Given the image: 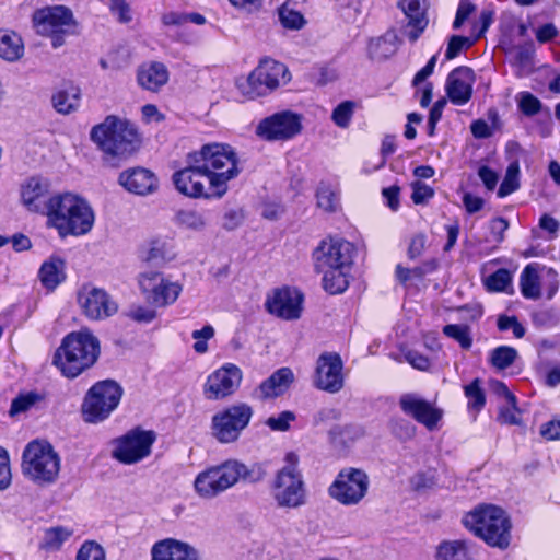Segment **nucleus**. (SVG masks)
I'll use <instances>...</instances> for the list:
<instances>
[{"instance_id": "4c0bfd02", "label": "nucleus", "mask_w": 560, "mask_h": 560, "mask_svg": "<svg viewBox=\"0 0 560 560\" xmlns=\"http://www.w3.org/2000/svg\"><path fill=\"white\" fill-rule=\"evenodd\" d=\"M65 264L59 258H51L45 261L39 269V278L43 285L54 290L65 279Z\"/></svg>"}, {"instance_id": "a19ab883", "label": "nucleus", "mask_w": 560, "mask_h": 560, "mask_svg": "<svg viewBox=\"0 0 560 560\" xmlns=\"http://www.w3.org/2000/svg\"><path fill=\"white\" fill-rule=\"evenodd\" d=\"M464 393L468 400V410L470 412L474 411L477 415L486 405V395L481 387V381L479 378H475L464 387Z\"/></svg>"}, {"instance_id": "58836bf2", "label": "nucleus", "mask_w": 560, "mask_h": 560, "mask_svg": "<svg viewBox=\"0 0 560 560\" xmlns=\"http://www.w3.org/2000/svg\"><path fill=\"white\" fill-rule=\"evenodd\" d=\"M72 534V529L63 526L50 527L45 530L42 547L46 550H59Z\"/></svg>"}, {"instance_id": "cd10ccee", "label": "nucleus", "mask_w": 560, "mask_h": 560, "mask_svg": "<svg viewBox=\"0 0 560 560\" xmlns=\"http://www.w3.org/2000/svg\"><path fill=\"white\" fill-rule=\"evenodd\" d=\"M168 80V71L163 63L152 62L138 71V83L149 90L156 91Z\"/></svg>"}, {"instance_id": "7c9ffc66", "label": "nucleus", "mask_w": 560, "mask_h": 560, "mask_svg": "<svg viewBox=\"0 0 560 560\" xmlns=\"http://www.w3.org/2000/svg\"><path fill=\"white\" fill-rule=\"evenodd\" d=\"M24 54L20 35L12 31H0V57L7 61H16Z\"/></svg>"}, {"instance_id": "4468645a", "label": "nucleus", "mask_w": 560, "mask_h": 560, "mask_svg": "<svg viewBox=\"0 0 560 560\" xmlns=\"http://www.w3.org/2000/svg\"><path fill=\"white\" fill-rule=\"evenodd\" d=\"M139 287L145 300L158 307L175 303L183 288L158 271H145L139 277Z\"/></svg>"}, {"instance_id": "69168bd1", "label": "nucleus", "mask_w": 560, "mask_h": 560, "mask_svg": "<svg viewBox=\"0 0 560 560\" xmlns=\"http://www.w3.org/2000/svg\"><path fill=\"white\" fill-rule=\"evenodd\" d=\"M509 229V221L502 217L494 218L489 223V230L492 241L501 243L504 240V233Z\"/></svg>"}, {"instance_id": "ea45409f", "label": "nucleus", "mask_w": 560, "mask_h": 560, "mask_svg": "<svg viewBox=\"0 0 560 560\" xmlns=\"http://www.w3.org/2000/svg\"><path fill=\"white\" fill-rule=\"evenodd\" d=\"M232 465L234 466V469L236 470V482L238 480H244L246 482H258L262 480L266 476V469L262 464L254 463L249 466H246L245 464L232 459Z\"/></svg>"}, {"instance_id": "6e6552de", "label": "nucleus", "mask_w": 560, "mask_h": 560, "mask_svg": "<svg viewBox=\"0 0 560 560\" xmlns=\"http://www.w3.org/2000/svg\"><path fill=\"white\" fill-rule=\"evenodd\" d=\"M290 79V72L284 63L264 58L248 75L246 88L242 91L249 98H255L287 84Z\"/></svg>"}, {"instance_id": "052dcab7", "label": "nucleus", "mask_w": 560, "mask_h": 560, "mask_svg": "<svg viewBox=\"0 0 560 560\" xmlns=\"http://www.w3.org/2000/svg\"><path fill=\"white\" fill-rule=\"evenodd\" d=\"M109 9L119 22L128 23L131 21V10L126 0H112Z\"/></svg>"}, {"instance_id": "0e129e2a", "label": "nucleus", "mask_w": 560, "mask_h": 560, "mask_svg": "<svg viewBox=\"0 0 560 560\" xmlns=\"http://www.w3.org/2000/svg\"><path fill=\"white\" fill-rule=\"evenodd\" d=\"M475 10L476 7L469 0H460L453 22V28H460Z\"/></svg>"}, {"instance_id": "4be33fe9", "label": "nucleus", "mask_w": 560, "mask_h": 560, "mask_svg": "<svg viewBox=\"0 0 560 560\" xmlns=\"http://www.w3.org/2000/svg\"><path fill=\"white\" fill-rule=\"evenodd\" d=\"M33 22L39 34H50L70 26L73 23V14L65 5L46 7L35 11Z\"/></svg>"}, {"instance_id": "2f4dec72", "label": "nucleus", "mask_w": 560, "mask_h": 560, "mask_svg": "<svg viewBox=\"0 0 560 560\" xmlns=\"http://www.w3.org/2000/svg\"><path fill=\"white\" fill-rule=\"evenodd\" d=\"M397 50V37L393 33L371 39L368 46L369 56L374 60H385Z\"/></svg>"}, {"instance_id": "473e14b6", "label": "nucleus", "mask_w": 560, "mask_h": 560, "mask_svg": "<svg viewBox=\"0 0 560 560\" xmlns=\"http://www.w3.org/2000/svg\"><path fill=\"white\" fill-rule=\"evenodd\" d=\"M521 293L524 298L537 300L541 295L538 268L535 264L527 265L520 277Z\"/></svg>"}, {"instance_id": "1a4fd4ad", "label": "nucleus", "mask_w": 560, "mask_h": 560, "mask_svg": "<svg viewBox=\"0 0 560 560\" xmlns=\"http://www.w3.org/2000/svg\"><path fill=\"white\" fill-rule=\"evenodd\" d=\"M370 488L369 475L359 468L341 469L328 488V494L346 506L359 504L368 494Z\"/></svg>"}, {"instance_id": "393cba45", "label": "nucleus", "mask_w": 560, "mask_h": 560, "mask_svg": "<svg viewBox=\"0 0 560 560\" xmlns=\"http://www.w3.org/2000/svg\"><path fill=\"white\" fill-rule=\"evenodd\" d=\"M119 184L135 195H148L158 189V178L151 171L143 167L126 170L119 175Z\"/></svg>"}, {"instance_id": "bf43d9fd", "label": "nucleus", "mask_w": 560, "mask_h": 560, "mask_svg": "<svg viewBox=\"0 0 560 560\" xmlns=\"http://www.w3.org/2000/svg\"><path fill=\"white\" fill-rule=\"evenodd\" d=\"M11 469L9 454L0 446V490H5L11 485Z\"/></svg>"}, {"instance_id": "774afa93", "label": "nucleus", "mask_w": 560, "mask_h": 560, "mask_svg": "<svg viewBox=\"0 0 560 560\" xmlns=\"http://www.w3.org/2000/svg\"><path fill=\"white\" fill-rule=\"evenodd\" d=\"M540 434L548 441L560 440V420H551L540 427Z\"/></svg>"}, {"instance_id": "dca6fc26", "label": "nucleus", "mask_w": 560, "mask_h": 560, "mask_svg": "<svg viewBox=\"0 0 560 560\" xmlns=\"http://www.w3.org/2000/svg\"><path fill=\"white\" fill-rule=\"evenodd\" d=\"M243 373L233 363H225L213 371L203 385L207 399L219 400L233 395L241 385Z\"/></svg>"}, {"instance_id": "79ce46f5", "label": "nucleus", "mask_w": 560, "mask_h": 560, "mask_svg": "<svg viewBox=\"0 0 560 560\" xmlns=\"http://www.w3.org/2000/svg\"><path fill=\"white\" fill-rule=\"evenodd\" d=\"M317 206L326 212H335L339 208V196L330 185L320 183L317 192Z\"/></svg>"}, {"instance_id": "72a5a7b5", "label": "nucleus", "mask_w": 560, "mask_h": 560, "mask_svg": "<svg viewBox=\"0 0 560 560\" xmlns=\"http://www.w3.org/2000/svg\"><path fill=\"white\" fill-rule=\"evenodd\" d=\"M81 91L78 86L71 85L58 91L52 96V104L60 114H70L78 109L80 105Z\"/></svg>"}, {"instance_id": "9b49d317", "label": "nucleus", "mask_w": 560, "mask_h": 560, "mask_svg": "<svg viewBox=\"0 0 560 560\" xmlns=\"http://www.w3.org/2000/svg\"><path fill=\"white\" fill-rule=\"evenodd\" d=\"M253 409L245 402L225 408L212 417V434L221 443H232L248 425Z\"/></svg>"}, {"instance_id": "de8ad7c7", "label": "nucleus", "mask_w": 560, "mask_h": 560, "mask_svg": "<svg viewBox=\"0 0 560 560\" xmlns=\"http://www.w3.org/2000/svg\"><path fill=\"white\" fill-rule=\"evenodd\" d=\"M355 103L353 101H343L332 110L331 119L336 126L347 128L354 114Z\"/></svg>"}, {"instance_id": "423d86ee", "label": "nucleus", "mask_w": 560, "mask_h": 560, "mask_svg": "<svg viewBox=\"0 0 560 560\" xmlns=\"http://www.w3.org/2000/svg\"><path fill=\"white\" fill-rule=\"evenodd\" d=\"M61 459L52 445L46 441L30 442L22 454V471L39 486L54 483L60 471Z\"/></svg>"}, {"instance_id": "412c9836", "label": "nucleus", "mask_w": 560, "mask_h": 560, "mask_svg": "<svg viewBox=\"0 0 560 560\" xmlns=\"http://www.w3.org/2000/svg\"><path fill=\"white\" fill-rule=\"evenodd\" d=\"M303 295L296 289L282 288L275 291L266 301V308L270 314L280 318L292 320L301 315Z\"/></svg>"}, {"instance_id": "9d476101", "label": "nucleus", "mask_w": 560, "mask_h": 560, "mask_svg": "<svg viewBox=\"0 0 560 560\" xmlns=\"http://www.w3.org/2000/svg\"><path fill=\"white\" fill-rule=\"evenodd\" d=\"M155 440L153 431L135 428L114 441L112 455L125 465L139 463L151 454Z\"/></svg>"}, {"instance_id": "6ab92c4d", "label": "nucleus", "mask_w": 560, "mask_h": 560, "mask_svg": "<svg viewBox=\"0 0 560 560\" xmlns=\"http://www.w3.org/2000/svg\"><path fill=\"white\" fill-rule=\"evenodd\" d=\"M78 302L85 316L95 320L109 317L118 310L116 302L105 290L91 285H84L79 291Z\"/></svg>"}, {"instance_id": "aec40b11", "label": "nucleus", "mask_w": 560, "mask_h": 560, "mask_svg": "<svg viewBox=\"0 0 560 560\" xmlns=\"http://www.w3.org/2000/svg\"><path fill=\"white\" fill-rule=\"evenodd\" d=\"M399 407L407 416L423 424L432 431L438 428L443 417V411L416 393H407L400 396Z\"/></svg>"}, {"instance_id": "2eb2a0df", "label": "nucleus", "mask_w": 560, "mask_h": 560, "mask_svg": "<svg viewBox=\"0 0 560 560\" xmlns=\"http://www.w3.org/2000/svg\"><path fill=\"white\" fill-rule=\"evenodd\" d=\"M353 253V244L346 240L332 237L323 240L313 253L315 269L351 268Z\"/></svg>"}, {"instance_id": "f704fd0d", "label": "nucleus", "mask_w": 560, "mask_h": 560, "mask_svg": "<svg viewBox=\"0 0 560 560\" xmlns=\"http://www.w3.org/2000/svg\"><path fill=\"white\" fill-rule=\"evenodd\" d=\"M399 8L409 19V24L412 25L417 32H410L409 39L411 42L417 40L419 33L422 32L427 25L421 4L419 0H400Z\"/></svg>"}, {"instance_id": "c756f323", "label": "nucleus", "mask_w": 560, "mask_h": 560, "mask_svg": "<svg viewBox=\"0 0 560 560\" xmlns=\"http://www.w3.org/2000/svg\"><path fill=\"white\" fill-rule=\"evenodd\" d=\"M351 268H329L326 270H317L323 276V287L330 294H339L349 287V277Z\"/></svg>"}, {"instance_id": "c85d7f7f", "label": "nucleus", "mask_w": 560, "mask_h": 560, "mask_svg": "<svg viewBox=\"0 0 560 560\" xmlns=\"http://www.w3.org/2000/svg\"><path fill=\"white\" fill-rule=\"evenodd\" d=\"M174 223L185 230L201 232L208 225L207 211L191 208L179 209L174 215Z\"/></svg>"}, {"instance_id": "13d9d810", "label": "nucleus", "mask_w": 560, "mask_h": 560, "mask_svg": "<svg viewBox=\"0 0 560 560\" xmlns=\"http://www.w3.org/2000/svg\"><path fill=\"white\" fill-rule=\"evenodd\" d=\"M410 485L413 490L422 491L430 489L435 485V476L433 471H419L410 478Z\"/></svg>"}, {"instance_id": "e433bc0d", "label": "nucleus", "mask_w": 560, "mask_h": 560, "mask_svg": "<svg viewBox=\"0 0 560 560\" xmlns=\"http://www.w3.org/2000/svg\"><path fill=\"white\" fill-rule=\"evenodd\" d=\"M436 560H472L465 540H444L435 553Z\"/></svg>"}, {"instance_id": "680f3d73", "label": "nucleus", "mask_w": 560, "mask_h": 560, "mask_svg": "<svg viewBox=\"0 0 560 560\" xmlns=\"http://www.w3.org/2000/svg\"><path fill=\"white\" fill-rule=\"evenodd\" d=\"M127 316L138 323H151L156 317V312L147 306H132Z\"/></svg>"}, {"instance_id": "a18cd8bd", "label": "nucleus", "mask_w": 560, "mask_h": 560, "mask_svg": "<svg viewBox=\"0 0 560 560\" xmlns=\"http://www.w3.org/2000/svg\"><path fill=\"white\" fill-rule=\"evenodd\" d=\"M517 358V351L513 347L500 346L490 353V363L497 370H505L511 366Z\"/></svg>"}, {"instance_id": "a878e982", "label": "nucleus", "mask_w": 560, "mask_h": 560, "mask_svg": "<svg viewBox=\"0 0 560 560\" xmlns=\"http://www.w3.org/2000/svg\"><path fill=\"white\" fill-rule=\"evenodd\" d=\"M294 381V374L289 368H281L266 378L253 393L259 400H266L283 395Z\"/></svg>"}, {"instance_id": "f03ea898", "label": "nucleus", "mask_w": 560, "mask_h": 560, "mask_svg": "<svg viewBox=\"0 0 560 560\" xmlns=\"http://www.w3.org/2000/svg\"><path fill=\"white\" fill-rule=\"evenodd\" d=\"M47 226L57 231L59 237L83 236L95 223V212L90 202L80 195L62 192L48 199Z\"/></svg>"}, {"instance_id": "20e7f679", "label": "nucleus", "mask_w": 560, "mask_h": 560, "mask_svg": "<svg viewBox=\"0 0 560 560\" xmlns=\"http://www.w3.org/2000/svg\"><path fill=\"white\" fill-rule=\"evenodd\" d=\"M90 138L108 162L128 159L140 145V137L136 127L113 115L94 126L91 129Z\"/></svg>"}, {"instance_id": "09e8293b", "label": "nucleus", "mask_w": 560, "mask_h": 560, "mask_svg": "<svg viewBox=\"0 0 560 560\" xmlns=\"http://www.w3.org/2000/svg\"><path fill=\"white\" fill-rule=\"evenodd\" d=\"M517 107L523 115L532 117L541 110L542 103L532 93L521 92L517 95Z\"/></svg>"}, {"instance_id": "f8f14e48", "label": "nucleus", "mask_w": 560, "mask_h": 560, "mask_svg": "<svg viewBox=\"0 0 560 560\" xmlns=\"http://www.w3.org/2000/svg\"><path fill=\"white\" fill-rule=\"evenodd\" d=\"M272 495L280 508L295 509L305 503V485L301 471L292 466L282 467L272 482Z\"/></svg>"}, {"instance_id": "5701e85b", "label": "nucleus", "mask_w": 560, "mask_h": 560, "mask_svg": "<svg viewBox=\"0 0 560 560\" xmlns=\"http://www.w3.org/2000/svg\"><path fill=\"white\" fill-rule=\"evenodd\" d=\"M22 205L31 212L47 214L49 185L40 177H30L22 185L20 189Z\"/></svg>"}, {"instance_id": "c9c22d12", "label": "nucleus", "mask_w": 560, "mask_h": 560, "mask_svg": "<svg viewBox=\"0 0 560 560\" xmlns=\"http://www.w3.org/2000/svg\"><path fill=\"white\" fill-rule=\"evenodd\" d=\"M497 262L498 259H493L485 264L482 267V283L489 292H504L512 283V275L505 268L498 269L495 272L485 276V271L488 266Z\"/></svg>"}, {"instance_id": "bb28decb", "label": "nucleus", "mask_w": 560, "mask_h": 560, "mask_svg": "<svg viewBox=\"0 0 560 560\" xmlns=\"http://www.w3.org/2000/svg\"><path fill=\"white\" fill-rule=\"evenodd\" d=\"M152 560H198L196 551L188 545L166 539L152 548Z\"/></svg>"}, {"instance_id": "0eeeda50", "label": "nucleus", "mask_w": 560, "mask_h": 560, "mask_svg": "<svg viewBox=\"0 0 560 560\" xmlns=\"http://www.w3.org/2000/svg\"><path fill=\"white\" fill-rule=\"evenodd\" d=\"M122 396L121 386L112 380L95 383L86 393L82 415L86 422L97 423L109 417Z\"/></svg>"}, {"instance_id": "f257e3e1", "label": "nucleus", "mask_w": 560, "mask_h": 560, "mask_svg": "<svg viewBox=\"0 0 560 560\" xmlns=\"http://www.w3.org/2000/svg\"><path fill=\"white\" fill-rule=\"evenodd\" d=\"M229 144L208 143L187 155V166L173 174L175 188L190 198H221L240 168Z\"/></svg>"}, {"instance_id": "5fc2aeb1", "label": "nucleus", "mask_w": 560, "mask_h": 560, "mask_svg": "<svg viewBox=\"0 0 560 560\" xmlns=\"http://www.w3.org/2000/svg\"><path fill=\"white\" fill-rule=\"evenodd\" d=\"M471 46V42L468 37L460 35H452L448 39L447 48L445 51V58L447 60L457 57L464 48Z\"/></svg>"}, {"instance_id": "6e6d98bb", "label": "nucleus", "mask_w": 560, "mask_h": 560, "mask_svg": "<svg viewBox=\"0 0 560 560\" xmlns=\"http://www.w3.org/2000/svg\"><path fill=\"white\" fill-rule=\"evenodd\" d=\"M434 196V189L429 185L417 180L412 184L411 199L416 205L428 202Z\"/></svg>"}, {"instance_id": "f3484780", "label": "nucleus", "mask_w": 560, "mask_h": 560, "mask_svg": "<svg viewBox=\"0 0 560 560\" xmlns=\"http://www.w3.org/2000/svg\"><path fill=\"white\" fill-rule=\"evenodd\" d=\"M343 363L338 353L326 352L317 359L314 384L317 388L336 394L343 387Z\"/></svg>"}, {"instance_id": "39448f33", "label": "nucleus", "mask_w": 560, "mask_h": 560, "mask_svg": "<svg viewBox=\"0 0 560 560\" xmlns=\"http://www.w3.org/2000/svg\"><path fill=\"white\" fill-rule=\"evenodd\" d=\"M464 526L488 546L505 550L512 539V523L506 512L493 504H482L467 513Z\"/></svg>"}, {"instance_id": "7ed1b4c3", "label": "nucleus", "mask_w": 560, "mask_h": 560, "mask_svg": "<svg viewBox=\"0 0 560 560\" xmlns=\"http://www.w3.org/2000/svg\"><path fill=\"white\" fill-rule=\"evenodd\" d=\"M100 352V341L90 330L72 331L56 350L54 364L62 375L74 378L95 364Z\"/></svg>"}, {"instance_id": "49530a36", "label": "nucleus", "mask_w": 560, "mask_h": 560, "mask_svg": "<svg viewBox=\"0 0 560 560\" xmlns=\"http://www.w3.org/2000/svg\"><path fill=\"white\" fill-rule=\"evenodd\" d=\"M443 334L456 340L459 346L468 350L472 345V337L470 332V328L467 325H458V324H448L443 327Z\"/></svg>"}, {"instance_id": "8fccbe9b", "label": "nucleus", "mask_w": 560, "mask_h": 560, "mask_svg": "<svg viewBox=\"0 0 560 560\" xmlns=\"http://www.w3.org/2000/svg\"><path fill=\"white\" fill-rule=\"evenodd\" d=\"M104 548L94 540L84 541L77 552L75 560H105Z\"/></svg>"}, {"instance_id": "c03bdc74", "label": "nucleus", "mask_w": 560, "mask_h": 560, "mask_svg": "<svg viewBox=\"0 0 560 560\" xmlns=\"http://www.w3.org/2000/svg\"><path fill=\"white\" fill-rule=\"evenodd\" d=\"M520 165L517 161L509 164L505 176L498 189V197L504 198L520 188Z\"/></svg>"}, {"instance_id": "e2e57ef3", "label": "nucleus", "mask_w": 560, "mask_h": 560, "mask_svg": "<svg viewBox=\"0 0 560 560\" xmlns=\"http://www.w3.org/2000/svg\"><path fill=\"white\" fill-rule=\"evenodd\" d=\"M143 259L149 262H160L166 259L165 243L160 241H152L147 250Z\"/></svg>"}, {"instance_id": "864d4df0", "label": "nucleus", "mask_w": 560, "mask_h": 560, "mask_svg": "<svg viewBox=\"0 0 560 560\" xmlns=\"http://www.w3.org/2000/svg\"><path fill=\"white\" fill-rule=\"evenodd\" d=\"M295 420V415L292 411L285 410L278 416L269 417L266 424L273 431L284 432L290 428V423Z\"/></svg>"}, {"instance_id": "3c124183", "label": "nucleus", "mask_w": 560, "mask_h": 560, "mask_svg": "<svg viewBox=\"0 0 560 560\" xmlns=\"http://www.w3.org/2000/svg\"><path fill=\"white\" fill-rule=\"evenodd\" d=\"M38 399L39 396L33 392L19 395L11 402L10 416H15L27 411L32 406H34L38 401Z\"/></svg>"}, {"instance_id": "603ef678", "label": "nucleus", "mask_w": 560, "mask_h": 560, "mask_svg": "<svg viewBox=\"0 0 560 560\" xmlns=\"http://www.w3.org/2000/svg\"><path fill=\"white\" fill-rule=\"evenodd\" d=\"M191 337L196 340L192 348L197 353L203 354L208 351L207 341L214 337V328L211 325H205L201 329L191 332Z\"/></svg>"}, {"instance_id": "37998d69", "label": "nucleus", "mask_w": 560, "mask_h": 560, "mask_svg": "<svg viewBox=\"0 0 560 560\" xmlns=\"http://www.w3.org/2000/svg\"><path fill=\"white\" fill-rule=\"evenodd\" d=\"M278 18L281 25L288 30H301L306 23L302 13L285 2L278 9Z\"/></svg>"}, {"instance_id": "ddd939ff", "label": "nucleus", "mask_w": 560, "mask_h": 560, "mask_svg": "<svg viewBox=\"0 0 560 560\" xmlns=\"http://www.w3.org/2000/svg\"><path fill=\"white\" fill-rule=\"evenodd\" d=\"M234 466L232 459H229L199 472L194 482L198 495L212 499L232 488L236 483Z\"/></svg>"}, {"instance_id": "b1692460", "label": "nucleus", "mask_w": 560, "mask_h": 560, "mask_svg": "<svg viewBox=\"0 0 560 560\" xmlns=\"http://www.w3.org/2000/svg\"><path fill=\"white\" fill-rule=\"evenodd\" d=\"M474 71L468 67H457L446 79L445 91L455 105L466 104L472 94Z\"/></svg>"}, {"instance_id": "4d7b16f0", "label": "nucleus", "mask_w": 560, "mask_h": 560, "mask_svg": "<svg viewBox=\"0 0 560 560\" xmlns=\"http://www.w3.org/2000/svg\"><path fill=\"white\" fill-rule=\"evenodd\" d=\"M498 328L501 331L511 329L516 338H522L525 335V328L515 316L501 315L498 318Z\"/></svg>"}, {"instance_id": "338daca9", "label": "nucleus", "mask_w": 560, "mask_h": 560, "mask_svg": "<svg viewBox=\"0 0 560 560\" xmlns=\"http://www.w3.org/2000/svg\"><path fill=\"white\" fill-rule=\"evenodd\" d=\"M340 417V412L336 408L331 407H325L319 409L314 416H313V424L318 427L325 423H328L330 421L338 420Z\"/></svg>"}, {"instance_id": "a211bd4d", "label": "nucleus", "mask_w": 560, "mask_h": 560, "mask_svg": "<svg viewBox=\"0 0 560 560\" xmlns=\"http://www.w3.org/2000/svg\"><path fill=\"white\" fill-rule=\"evenodd\" d=\"M301 130L300 117L291 112H281L262 119L256 133L269 141L288 140Z\"/></svg>"}]
</instances>
